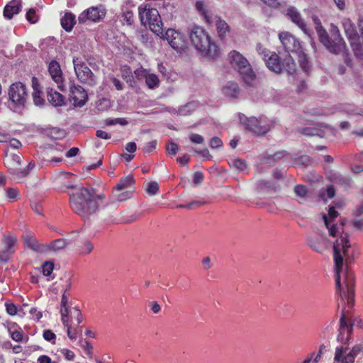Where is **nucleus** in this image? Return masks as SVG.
Segmentation results:
<instances>
[{
	"label": "nucleus",
	"instance_id": "5701e85b",
	"mask_svg": "<svg viewBox=\"0 0 363 363\" xmlns=\"http://www.w3.org/2000/svg\"><path fill=\"white\" fill-rule=\"evenodd\" d=\"M134 178L132 175H128L121 179L118 184L115 187L116 191H121L123 190H134Z\"/></svg>",
	"mask_w": 363,
	"mask_h": 363
},
{
	"label": "nucleus",
	"instance_id": "ea45409f",
	"mask_svg": "<svg viewBox=\"0 0 363 363\" xmlns=\"http://www.w3.org/2000/svg\"><path fill=\"white\" fill-rule=\"evenodd\" d=\"M54 269V264L52 262L46 261L42 265L43 274L45 277L50 276Z\"/></svg>",
	"mask_w": 363,
	"mask_h": 363
},
{
	"label": "nucleus",
	"instance_id": "e433bc0d",
	"mask_svg": "<svg viewBox=\"0 0 363 363\" xmlns=\"http://www.w3.org/2000/svg\"><path fill=\"white\" fill-rule=\"evenodd\" d=\"M323 218L324 220L325 225L329 231L330 235L334 238L336 237L338 233L337 225L330 224L329 218L326 216H323Z\"/></svg>",
	"mask_w": 363,
	"mask_h": 363
},
{
	"label": "nucleus",
	"instance_id": "9d476101",
	"mask_svg": "<svg viewBox=\"0 0 363 363\" xmlns=\"http://www.w3.org/2000/svg\"><path fill=\"white\" fill-rule=\"evenodd\" d=\"M4 164L9 173L16 178L20 179L26 176L28 170L21 171V159L19 155L12 154L8 155L6 154L4 158Z\"/></svg>",
	"mask_w": 363,
	"mask_h": 363
},
{
	"label": "nucleus",
	"instance_id": "13d9d810",
	"mask_svg": "<svg viewBox=\"0 0 363 363\" xmlns=\"http://www.w3.org/2000/svg\"><path fill=\"white\" fill-rule=\"evenodd\" d=\"M233 164L237 169H240V170H243L246 168L245 162L243 160H241L240 158L233 160Z\"/></svg>",
	"mask_w": 363,
	"mask_h": 363
},
{
	"label": "nucleus",
	"instance_id": "864d4df0",
	"mask_svg": "<svg viewBox=\"0 0 363 363\" xmlns=\"http://www.w3.org/2000/svg\"><path fill=\"white\" fill-rule=\"evenodd\" d=\"M26 19L31 23L37 22V17L34 9H30L26 13Z\"/></svg>",
	"mask_w": 363,
	"mask_h": 363
},
{
	"label": "nucleus",
	"instance_id": "0eeeda50",
	"mask_svg": "<svg viewBox=\"0 0 363 363\" xmlns=\"http://www.w3.org/2000/svg\"><path fill=\"white\" fill-rule=\"evenodd\" d=\"M139 16L143 24L148 26L155 34L162 33V22L158 11L156 9H148L140 11Z\"/></svg>",
	"mask_w": 363,
	"mask_h": 363
},
{
	"label": "nucleus",
	"instance_id": "603ef678",
	"mask_svg": "<svg viewBox=\"0 0 363 363\" xmlns=\"http://www.w3.org/2000/svg\"><path fill=\"white\" fill-rule=\"evenodd\" d=\"M6 311L8 314L10 315H15L17 313V307L13 303H6Z\"/></svg>",
	"mask_w": 363,
	"mask_h": 363
},
{
	"label": "nucleus",
	"instance_id": "4468645a",
	"mask_svg": "<svg viewBox=\"0 0 363 363\" xmlns=\"http://www.w3.org/2000/svg\"><path fill=\"white\" fill-rule=\"evenodd\" d=\"M342 25L345 30V33L350 40L351 46L353 49L357 48L360 45L359 36L356 30V27L352 21L348 18H344L342 20Z\"/></svg>",
	"mask_w": 363,
	"mask_h": 363
},
{
	"label": "nucleus",
	"instance_id": "dca6fc26",
	"mask_svg": "<svg viewBox=\"0 0 363 363\" xmlns=\"http://www.w3.org/2000/svg\"><path fill=\"white\" fill-rule=\"evenodd\" d=\"M48 72L53 81L57 84L58 89L64 91L65 90V86L62 72L59 62L56 60H52L48 66Z\"/></svg>",
	"mask_w": 363,
	"mask_h": 363
},
{
	"label": "nucleus",
	"instance_id": "1a4fd4ad",
	"mask_svg": "<svg viewBox=\"0 0 363 363\" xmlns=\"http://www.w3.org/2000/svg\"><path fill=\"white\" fill-rule=\"evenodd\" d=\"M73 65L76 75L80 82L90 86L96 84L94 74L84 62L79 57H74Z\"/></svg>",
	"mask_w": 363,
	"mask_h": 363
},
{
	"label": "nucleus",
	"instance_id": "774afa93",
	"mask_svg": "<svg viewBox=\"0 0 363 363\" xmlns=\"http://www.w3.org/2000/svg\"><path fill=\"white\" fill-rule=\"evenodd\" d=\"M151 311L154 314L158 313L161 311V307L157 301H152L150 303Z\"/></svg>",
	"mask_w": 363,
	"mask_h": 363
},
{
	"label": "nucleus",
	"instance_id": "0e129e2a",
	"mask_svg": "<svg viewBox=\"0 0 363 363\" xmlns=\"http://www.w3.org/2000/svg\"><path fill=\"white\" fill-rule=\"evenodd\" d=\"M190 160V157L188 155H184L182 157H179L177 159V161L183 166H186L188 164Z\"/></svg>",
	"mask_w": 363,
	"mask_h": 363
},
{
	"label": "nucleus",
	"instance_id": "a878e982",
	"mask_svg": "<svg viewBox=\"0 0 363 363\" xmlns=\"http://www.w3.org/2000/svg\"><path fill=\"white\" fill-rule=\"evenodd\" d=\"M223 92L226 96L236 99L240 94V88L237 83L229 82L223 88Z\"/></svg>",
	"mask_w": 363,
	"mask_h": 363
},
{
	"label": "nucleus",
	"instance_id": "37998d69",
	"mask_svg": "<svg viewBox=\"0 0 363 363\" xmlns=\"http://www.w3.org/2000/svg\"><path fill=\"white\" fill-rule=\"evenodd\" d=\"M123 21H125L129 26L132 25L134 22V14L131 11H125L122 14Z\"/></svg>",
	"mask_w": 363,
	"mask_h": 363
},
{
	"label": "nucleus",
	"instance_id": "4d7b16f0",
	"mask_svg": "<svg viewBox=\"0 0 363 363\" xmlns=\"http://www.w3.org/2000/svg\"><path fill=\"white\" fill-rule=\"evenodd\" d=\"M41 91H33V102L35 105H42L45 100L40 96Z\"/></svg>",
	"mask_w": 363,
	"mask_h": 363
},
{
	"label": "nucleus",
	"instance_id": "f257e3e1",
	"mask_svg": "<svg viewBox=\"0 0 363 363\" xmlns=\"http://www.w3.org/2000/svg\"><path fill=\"white\" fill-rule=\"evenodd\" d=\"M350 247L349 235L347 234H342L340 239L337 240L333 245L336 291L340 296V302H338V305L342 304L343 306L340 320L339 334L337 335V340L342 342H346L349 340L352 330V325L347 321V316L354 304V276L350 272L344 273L342 285L340 277L343 264V257L341 254V250H342L345 255H347L348 249Z\"/></svg>",
	"mask_w": 363,
	"mask_h": 363
},
{
	"label": "nucleus",
	"instance_id": "69168bd1",
	"mask_svg": "<svg viewBox=\"0 0 363 363\" xmlns=\"http://www.w3.org/2000/svg\"><path fill=\"white\" fill-rule=\"evenodd\" d=\"M62 353L64 354V356L66 359L71 361L74 359V353L68 349H63L62 350Z\"/></svg>",
	"mask_w": 363,
	"mask_h": 363
},
{
	"label": "nucleus",
	"instance_id": "4be33fe9",
	"mask_svg": "<svg viewBox=\"0 0 363 363\" xmlns=\"http://www.w3.org/2000/svg\"><path fill=\"white\" fill-rule=\"evenodd\" d=\"M47 99L53 106H62L65 104V97L62 94L48 87L46 89Z\"/></svg>",
	"mask_w": 363,
	"mask_h": 363
},
{
	"label": "nucleus",
	"instance_id": "09e8293b",
	"mask_svg": "<svg viewBox=\"0 0 363 363\" xmlns=\"http://www.w3.org/2000/svg\"><path fill=\"white\" fill-rule=\"evenodd\" d=\"M209 145L212 149L219 148L223 146V142L218 137H213L209 141Z\"/></svg>",
	"mask_w": 363,
	"mask_h": 363
},
{
	"label": "nucleus",
	"instance_id": "4c0bfd02",
	"mask_svg": "<svg viewBox=\"0 0 363 363\" xmlns=\"http://www.w3.org/2000/svg\"><path fill=\"white\" fill-rule=\"evenodd\" d=\"M71 318L72 322L74 323V321H76L77 325H79L83 320L82 314L77 308H73L71 311Z\"/></svg>",
	"mask_w": 363,
	"mask_h": 363
},
{
	"label": "nucleus",
	"instance_id": "a18cd8bd",
	"mask_svg": "<svg viewBox=\"0 0 363 363\" xmlns=\"http://www.w3.org/2000/svg\"><path fill=\"white\" fill-rule=\"evenodd\" d=\"M29 313L32 317V319L36 322L39 321L43 317L42 311H39L36 307L31 308Z\"/></svg>",
	"mask_w": 363,
	"mask_h": 363
},
{
	"label": "nucleus",
	"instance_id": "7ed1b4c3",
	"mask_svg": "<svg viewBox=\"0 0 363 363\" xmlns=\"http://www.w3.org/2000/svg\"><path fill=\"white\" fill-rule=\"evenodd\" d=\"M313 21L318 39L324 47L330 52L335 55L345 53L347 50L346 43L341 36L338 27L331 24L330 34H328L317 17L313 18Z\"/></svg>",
	"mask_w": 363,
	"mask_h": 363
},
{
	"label": "nucleus",
	"instance_id": "6ab92c4d",
	"mask_svg": "<svg viewBox=\"0 0 363 363\" xmlns=\"http://www.w3.org/2000/svg\"><path fill=\"white\" fill-rule=\"evenodd\" d=\"M359 350L354 347L349 352L347 349L343 347H338L335 350L334 363H339L340 361H346L347 357L352 358V363H354L356 356L358 354Z\"/></svg>",
	"mask_w": 363,
	"mask_h": 363
},
{
	"label": "nucleus",
	"instance_id": "7c9ffc66",
	"mask_svg": "<svg viewBox=\"0 0 363 363\" xmlns=\"http://www.w3.org/2000/svg\"><path fill=\"white\" fill-rule=\"evenodd\" d=\"M145 79L147 86L151 89L157 87L160 84V79L155 74L147 73V74L145 75Z\"/></svg>",
	"mask_w": 363,
	"mask_h": 363
},
{
	"label": "nucleus",
	"instance_id": "f704fd0d",
	"mask_svg": "<svg viewBox=\"0 0 363 363\" xmlns=\"http://www.w3.org/2000/svg\"><path fill=\"white\" fill-rule=\"evenodd\" d=\"M294 191L295 194L301 198V199H306L308 196V189L306 186L303 184H298L294 186Z\"/></svg>",
	"mask_w": 363,
	"mask_h": 363
},
{
	"label": "nucleus",
	"instance_id": "680f3d73",
	"mask_svg": "<svg viewBox=\"0 0 363 363\" xmlns=\"http://www.w3.org/2000/svg\"><path fill=\"white\" fill-rule=\"evenodd\" d=\"M18 191L16 189L9 188L6 191V196L11 200H14L18 196Z\"/></svg>",
	"mask_w": 363,
	"mask_h": 363
},
{
	"label": "nucleus",
	"instance_id": "de8ad7c7",
	"mask_svg": "<svg viewBox=\"0 0 363 363\" xmlns=\"http://www.w3.org/2000/svg\"><path fill=\"white\" fill-rule=\"evenodd\" d=\"M157 140H154L147 143L143 147L144 153H150L156 149Z\"/></svg>",
	"mask_w": 363,
	"mask_h": 363
},
{
	"label": "nucleus",
	"instance_id": "c9c22d12",
	"mask_svg": "<svg viewBox=\"0 0 363 363\" xmlns=\"http://www.w3.org/2000/svg\"><path fill=\"white\" fill-rule=\"evenodd\" d=\"M133 192L130 190H123L121 191H116L114 190L113 194L114 196L118 201H124L128 199H130L132 196Z\"/></svg>",
	"mask_w": 363,
	"mask_h": 363
},
{
	"label": "nucleus",
	"instance_id": "ddd939ff",
	"mask_svg": "<svg viewBox=\"0 0 363 363\" xmlns=\"http://www.w3.org/2000/svg\"><path fill=\"white\" fill-rule=\"evenodd\" d=\"M279 38L287 52L286 55H290V52H298L302 48L299 40L289 32L279 33Z\"/></svg>",
	"mask_w": 363,
	"mask_h": 363
},
{
	"label": "nucleus",
	"instance_id": "f8f14e48",
	"mask_svg": "<svg viewBox=\"0 0 363 363\" xmlns=\"http://www.w3.org/2000/svg\"><path fill=\"white\" fill-rule=\"evenodd\" d=\"M106 14V11L102 6H91L79 14L78 21L79 23H84L87 21L99 22L104 18Z\"/></svg>",
	"mask_w": 363,
	"mask_h": 363
},
{
	"label": "nucleus",
	"instance_id": "393cba45",
	"mask_svg": "<svg viewBox=\"0 0 363 363\" xmlns=\"http://www.w3.org/2000/svg\"><path fill=\"white\" fill-rule=\"evenodd\" d=\"M61 320L63 325H67L69 318L68 297L64 293L62 296L60 303Z\"/></svg>",
	"mask_w": 363,
	"mask_h": 363
},
{
	"label": "nucleus",
	"instance_id": "3c124183",
	"mask_svg": "<svg viewBox=\"0 0 363 363\" xmlns=\"http://www.w3.org/2000/svg\"><path fill=\"white\" fill-rule=\"evenodd\" d=\"M93 244L89 241H86L83 244V246L82 247L81 253L84 255L89 254L93 250Z\"/></svg>",
	"mask_w": 363,
	"mask_h": 363
},
{
	"label": "nucleus",
	"instance_id": "a211bd4d",
	"mask_svg": "<svg viewBox=\"0 0 363 363\" xmlns=\"http://www.w3.org/2000/svg\"><path fill=\"white\" fill-rule=\"evenodd\" d=\"M307 242L313 251L322 254L327 247V238L323 233H320L318 236L310 235L308 237Z\"/></svg>",
	"mask_w": 363,
	"mask_h": 363
},
{
	"label": "nucleus",
	"instance_id": "9b49d317",
	"mask_svg": "<svg viewBox=\"0 0 363 363\" xmlns=\"http://www.w3.org/2000/svg\"><path fill=\"white\" fill-rule=\"evenodd\" d=\"M164 37L169 45L177 52L182 53L186 48L185 36L174 29L169 28L166 31Z\"/></svg>",
	"mask_w": 363,
	"mask_h": 363
},
{
	"label": "nucleus",
	"instance_id": "58836bf2",
	"mask_svg": "<svg viewBox=\"0 0 363 363\" xmlns=\"http://www.w3.org/2000/svg\"><path fill=\"white\" fill-rule=\"evenodd\" d=\"M13 253V252L9 249L2 247L0 250V261L3 262H8Z\"/></svg>",
	"mask_w": 363,
	"mask_h": 363
},
{
	"label": "nucleus",
	"instance_id": "f3484780",
	"mask_svg": "<svg viewBox=\"0 0 363 363\" xmlns=\"http://www.w3.org/2000/svg\"><path fill=\"white\" fill-rule=\"evenodd\" d=\"M70 99L73 101L75 106H83L88 99V95L85 89L80 85H72L70 86Z\"/></svg>",
	"mask_w": 363,
	"mask_h": 363
},
{
	"label": "nucleus",
	"instance_id": "b1692460",
	"mask_svg": "<svg viewBox=\"0 0 363 363\" xmlns=\"http://www.w3.org/2000/svg\"><path fill=\"white\" fill-rule=\"evenodd\" d=\"M60 23L63 29L70 32L76 23L75 16L72 12H66L61 18Z\"/></svg>",
	"mask_w": 363,
	"mask_h": 363
},
{
	"label": "nucleus",
	"instance_id": "cd10ccee",
	"mask_svg": "<svg viewBox=\"0 0 363 363\" xmlns=\"http://www.w3.org/2000/svg\"><path fill=\"white\" fill-rule=\"evenodd\" d=\"M121 77L130 87H135L136 84L130 67L124 66L121 69Z\"/></svg>",
	"mask_w": 363,
	"mask_h": 363
},
{
	"label": "nucleus",
	"instance_id": "f03ea898",
	"mask_svg": "<svg viewBox=\"0 0 363 363\" xmlns=\"http://www.w3.org/2000/svg\"><path fill=\"white\" fill-rule=\"evenodd\" d=\"M104 198V194L96 196L94 189L82 187L70 196L69 205L75 213L84 220H89L90 216L99 210L98 200H103Z\"/></svg>",
	"mask_w": 363,
	"mask_h": 363
},
{
	"label": "nucleus",
	"instance_id": "052dcab7",
	"mask_svg": "<svg viewBox=\"0 0 363 363\" xmlns=\"http://www.w3.org/2000/svg\"><path fill=\"white\" fill-rule=\"evenodd\" d=\"M26 242L30 249L35 251H38L40 250L39 245L35 239H26Z\"/></svg>",
	"mask_w": 363,
	"mask_h": 363
},
{
	"label": "nucleus",
	"instance_id": "412c9836",
	"mask_svg": "<svg viewBox=\"0 0 363 363\" xmlns=\"http://www.w3.org/2000/svg\"><path fill=\"white\" fill-rule=\"evenodd\" d=\"M21 9V0H12L4 9L5 18L11 19L15 14H18Z\"/></svg>",
	"mask_w": 363,
	"mask_h": 363
},
{
	"label": "nucleus",
	"instance_id": "338daca9",
	"mask_svg": "<svg viewBox=\"0 0 363 363\" xmlns=\"http://www.w3.org/2000/svg\"><path fill=\"white\" fill-rule=\"evenodd\" d=\"M352 225L357 230H363V218L354 219L352 220Z\"/></svg>",
	"mask_w": 363,
	"mask_h": 363
},
{
	"label": "nucleus",
	"instance_id": "6e6d98bb",
	"mask_svg": "<svg viewBox=\"0 0 363 363\" xmlns=\"http://www.w3.org/2000/svg\"><path fill=\"white\" fill-rule=\"evenodd\" d=\"M189 140L191 143L195 144H201L204 141L203 137L197 133L191 134L189 136Z\"/></svg>",
	"mask_w": 363,
	"mask_h": 363
},
{
	"label": "nucleus",
	"instance_id": "8fccbe9b",
	"mask_svg": "<svg viewBox=\"0 0 363 363\" xmlns=\"http://www.w3.org/2000/svg\"><path fill=\"white\" fill-rule=\"evenodd\" d=\"M166 150L168 154L174 156L179 150V145L177 143L172 142L167 146Z\"/></svg>",
	"mask_w": 363,
	"mask_h": 363
},
{
	"label": "nucleus",
	"instance_id": "2f4dec72",
	"mask_svg": "<svg viewBox=\"0 0 363 363\" xmlns=\"http://www.w3.org/2000/svg\"><path fill=\"white\" fill-rule=\"evenodd\" d=\"M196 8L199 13L203 16L207 23L211 24L213 23V16L208 14V11L205 9L204 5L201 1H197L196 3Z\"/></svg>",
	"mask_w": 363,
	"mask_h": 363
},
{
	"label": "nucleus",
	"instance_id": "aec40b11",
	"mask_svg": "<svg viewBox=\"0 0 363 363\" xmlns=\"http://www.w3.org/2000/svg\"><path fill=\"white\" fill-rule=\"evenodd\" d=\"M286 16L296 24L303 33H307L306 23L297 9L290 6L286 10Z\"/></svg>",
	"mask_w": 363,
	"mask_h": 363
},
{
	"label": "nucleus",
	"instance_id": "c03bdc74",
	"mask_svg": "<svg viewBox=\"0 0 363 363\" xmlns=\"http://www.w3.org/2000/svg\"><path fill=\"white\" fill-rule=\"evenodd\" d=\"M301 133L306 136L319 135L322 137L319 130L315 128H304L302 129Z\"/></svg>",
	"mask_w": 363,
	"mask_h": 363
},
{
	"label": "nucleus",
	"instance_id": "49530a36",
	"mask_svg": "<svg viewBox=\"0 0 363 363\" xmlns=\"http://www.w3.org/2000/svg\"><path fill=\"white\" fill-rule=\"evenodd\" d=\"M43 336V338L46 341L50 342L52 344L55 343L56 335L52 330H44Z\"/></svg>",
	"mask_w": 363,
	"mask_h": 363
},
{
	"label": "nucleus",
	"instance_id": "bf43d9fd",
	"mask_svg": "<svg viewBox=\"0 0 363 363\" xmlns=\"http://www.w3.org/2000/svg\"><path fill=\"white\" fill-rule=\"evenodd\" d=\"M204 175L201 172H196L193 176V182L196 184H201L203 182Z\"/></svg>",
	"mask_w": 363,
	"mask_h": 363
},
{
	"label": "nucleus",
	"instance_id": "e2e57ef3",
	"mask_svg": "<svg viewBox=\"0 0 363 363\" xmlns=\"http://www.w3.org/2000/svg\"><path fill=\"white\" fill-rule=\"evenodd\" d=\"M111 81L115 86L116 89L118 91H122L123 89V85L122 82L116 77H111Z\"/></svg>",
	"mask_w": 363,
	"mask_h": 363
},
{
	"label": "nucleus",
	"instance_id": "72a5a7b5",
	"mask_svg": "<svg viewBox=\"0 0 363 363\" xmlns=\"http://www.w3.org/2000/svg\"><path fill=\"white\" fill-rule=\"evenodd\" d=\"M257 188L260 190H267V191H276V186L274 182L261 180L257 184Z\"/></svg>",
	"mask_w": 363,
	"mask_h": 363
},
{
	"label": "nucleus",
	"instance_id": "a19ab883",
	"mask_svg": "<svg viewBox=\"0 0 363 363\" xmlns=\"http://www.w3.org/2000/svg\"><path fill=\"white\" fill-rule=\"evenodd\" d=\"M146 191L150 195H155L159 191V184L156 182L147 184Z\"/></svg>",
	"mask_w": 363,
	"mask_h": 363
},
{
	"label": "nucleus",
	"instance_id": "20e7f679",
	"mask_svg": "<svg viewBox=\"0 0 363 363\" xmlns=\"http://www.w3.org/2000/svg\"><path fill=\"white\" fill-rule=\"evenodd\" d=\"M256 50L270 70L276 73H281L283 70H286L289 74L296 72V63L291 55H286L281 60V57L277 53L270 52L260 43L257 45Z\"/></svg>",
	"mask_w": 363,
	"mask_h": 363
},
{
	"label": "nucleus",
	"instance_id": "79ce46f5",
	"mask_svg": "<svg viewBox=\"0 0 363 363\" xmlns=\"http://www.w3.org/2000/svg\"><path fill=\"white\" fill-rule=\"evenodd\" d=\"M66 245V241L64 239H57L51 242V248L56 251L63 249Z\"/></svg>",
	"mask_w": 363,
	"mask_h": 363
},
{
	"label": "nucleus",
	"instance_id": "c756f323",
	"mask_svg": "<svg viewBox=\"0 0 363 363\" xmlns=\"http://www.w3.org/2000/svg\"><path fill=\"white\" fill-rule=\"evenodd\" d=\"M9 331L13 340L16 342H21L23 340V330L17 324L14 323L9 328Z\"/></svg>",
	"mask_w": 363,
	"mask_h": 363
},
{
	"label": "nucleus",
	"instance_id": "bb28decb",
	"mask_svg": "<svg viewBox=\"0 0 363 363\" xmlns=\"http://www.w3.org/2000/svg\"><path fill=\"white\" fill-rule=\"evenodd\" d=\"M214 20L216 21V26L217 31L220 38H223L226 33L229 31L230 27L228 23L220 16H215Z\"/></svg>",
	"mask_w": 363,
	"mask_h": 363
},
{
	"label": "nucleus",
	"instance_id": "c85d7f7f",
	"mask_svg": "<svg viewBox=\"0 0 363 363\" xmlns=\"http://www.w3.org/2000/svg\"><path fill=\"white\" fill-rule=\"evenodd\" d=\"M3 247L9 249V250L15 252V245L17 242V238L11 233L4 235L2 240Z\"/></svg>",
	"mask_w": 363,
	"mask_h": 363
},
{
	"label": "nucleus",
	"instance_id": "473e14b6",
	"mask_svg": "<svg viewBox=\"0 0 363 363\" xmlns=\"http://www.w3.org/2000/svg\"><path fill=\"white\" fill-rule=\"evenodd\" d=\"M296 53L298 55V62L300 63L301 67L303 71L308 72L309 69V65L307 55L303 52L302 48L298 52Z\"/></svg>",
	"mask_w": 363,
	"mask_h": 363
},
{
	"label": "nucleus",
	"instance_id": "39448f33",
	"mask_svg": "<svg viewBox=\"0 0 363 363\" xmlns=\"http://www.w3.org/2000/svg\"><path fill=\"white\" fill-rule=\"evenodd\" d=\"M190 39L195 47L202 55L214 58L218 54V47L213 42L206 31L199 27L195 26L190 33Z\"/></svg>",
	"mask_w": 363,
	"mask_h": 363
},
{
	"label": "nucleus",
	"instance_id": "5fc2aeb1",
	"mask_svg": "<svg viewBox=\"0 0 363 363\" xmlns=\"http://www.w3.org/2000/svg\"><path fill=\"white\" fill-rule=\"evenodd\" d=\"M266 6L277 9L281 6V3L279 0H261Z\"/></svg>",
	"mask_w": 363,
	"mask_h": 363
},
{
	"label": "nucleus",
	"instance_id": "423d86ee",
	"mask_svg": "<svg viewBox=\"0 0 363 363\" xmlns=\"http://www.w3.org/2000/svg\"><path fill=\"white\" fill-rule=\"evenodd\" d=\"M229 60L231 66L238 69L245 82L250 85L256 75L248 60L236 50L229 53Z\"/></svg>",
	"mask_w": 363,
	"mask_h": 363
},
{
	"label": "nucleus",
	"instance_id": "2eb2a0df",
	"mask_svg": "<svg viewBox=\"0 0 363 363\" xmlns=\"http://www.w3.org/2000/svg\"><path fill=\"white\" fill-rule=\"evenodd\" d=\"M246 128L255 135H264L270 129L268 125L264 124L262 119L255 117H250L245 122Z\"/></svg>",
	"mask_w": 363,
	"mask_h": 363
},
{
	"label": "nucleus",
	"instance_id": "6e6552de",
	"mask_svg": "<svg viewBox=\"0 0 363 363\" xmlns=\"http://www.w3.org/2000/svg\"><path fill=\"white\" fill-rule=\"evenodd\" d=\"M9 97L16 106L24 107L28 99V92L26 85L21 82L13 83L9 89Z\"/></svg>",
	"mask_w": 363,
	"mask_h": 363
}]
</instances>
